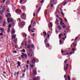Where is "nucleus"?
Listing matches in <instances>:
<instances>
[{"label":"nucleus","mask_w":80,"mask_h":80,"mask_svg":"<svg viewBox=\"0 0 80 80\" xmlns=\"http://www.w3.org/2000/svg\"><path fill=\"white\" fill-rule=\"evenodd\" d=\"M21 54V57L22 58H27L28 56H27V55L26 54L22 52Z\"/></svg>","instance_id":"f257e3e1"},{"label":"nucleus","mask_w":80,"mask_h":80,"mask_svg":"<svg viewBox=\"0 0 80 80\" xmlns=\"http://www.w3.org/2000/svg\"><path fill=\"white\" fill-rule=\"evenodd\" d=\"M69 2V0H68V1H66V0H64V2H63V3L62 4V5H65L67 3H68Z\"/></svg>","instance_id":"f03ea898"},{"label":"nucleus","mask_w":80,"mask_h":80,"mask_svg":"<svg viewBox=\"0 0 80 80\" xmlns=\"http://www.w3.org/2000/svg\"><path fill=\"white\" fill-rule=\"evenodd\" d=\"M7 20H8V23H10V22H13V20L11 18H9L8 17Z\"/></svg>","instance_id":"7ed1b4c3"},{"label":"nucleus","mask_w":80,"mask_h":80,"mask_svg":"<svg viewBox=\"0 0 80 80\" xmlns=\"http://www.w3.org/2000/svg\"><path fill=\"white\" fill-rule=\"evenodd\" d=\"M16 13H22V10L21 9H16L15 11Z\"/></svg>","instance_id":"20e7f679"},{"label":"nucleus","mask_w":80,"mask_h":80,"mask_svg":"<svg viewBox=\"0 0 80 80\" xmlns=\"http://www.w3.org/2000/svg\"><path fill=\"white\" fill-rule=\"evenodd\" d=\"M32 59L31 60V62L32 64H35L36 62H35V59L32 58Z\"/></svg>","instance_id":"39448f33"},{"label":"nucleus","mask_w":80,"mask_h":80,"mask_svg":"<svg viewBox=\"0 0 80 80\" xmlns=\"http://www.w3.org/2000/svg\"><path fill=\"white\" fill-rule=\"evenodd\" d=\"M68 64H66V66L64 67V70H68V67H69Z\"/></svg>","instance_id":"423d86ee"},{"label":"nucleus","mask_w":80,"mask_h":80,"mask_svg":"<svg viewBox=\"0 0 80 80\" xmlns=\"http://www.w3.org/2000/svg\"><path fill=\"white\" fill-rule=\"evenodd\" d=\"M7 24V22L5 21H4L2 23V27H4L6 26V24Z\"/></svg>","instance_id":"0eeeda50"},{"label":"nucleus","mask_w":80,"mask_h":80,"mask_svg":"<svg viewBox=\"0 0 80 80\" xmlns=\"http://www.w3.org/2000/svg\"><path fill=\"white\" fill-rule=\"evenodd\" d=\"M40 80V78L38 76L36 77L35 78H33V80Z\"/></svg>","instance_id":"6e6552de"},{"label":"nucleus","mask_w":80,"mask_h":80,"mask_svg":"<svg viewBox=\"0 0 80 80\" xmlns=\"http://www.w3.org/2000/svg\"><path fill=\"white\" fill-rule=\"evenodd\" d=\"M33 73L35 75H37V70H34L33 71Z\"/></svg>","instance_id":"1a4fd4ad"},{"label":"nucleus","mask_w":80,"mask_h":80,"mask_svg":"<svg viewBox=\"0 0 80 80\" xmlns=\"http://www.w3.org/2000/svg\"><path fill=\"white\" fill-rule=\"evenodd\" d=\"M0 30L1 31L2 33H3V32H4V30H5V29L2 28H0Z\"/></svg>","instance_id":"9d476101"},{"label":"nucleus","mask_w":80,"mask_h":80,"mask_svg":"<svg viewBox=\"0 0 80 80\" xmlns=\"http://www.w3.org/2000/svg\"><path fill=\"white\" fill-rule=\"evenodd\" d=\"M74 46V47H76V46H77V44H76V43H73L71 45V48H72V46Z\"/></svg>","instance_id":"9b49d317"},{"label":"nucleus","mask_w":80,"mask_h":80,"mask_svg":"<svg viewBox=\"0 0 80 80\" xmlns=\"http://www.w3.org/2000/svg\"><path fill=\"white\" fill-rule=\"evenodd\" d=\"M21 52H23V53H26V51L25 49H22V50H20Z\"/></svg>","instance_id":"f8f14e48"},{"label":"nucleus","mask_w":80,"mask_h":80,"mask_svg":"<svg viewBox=\"0 0 80 80\" xmlns=\"http://www.w3.org/2000/svg\"><path fill=\"white\" fill-rule=\"evenodd\" d=\"M31 48H33V50L35 49V47H34V45L33 44H31L30 45Z\"/></svg>","instance_id":"ddd939ff"},{"label":"nucleus","mask_w":80,"mask_h":80,"mask_svg":"<svg viewBox=\"0 0 80 80\" xmlns=\"http://www.w3.org/2000/svg\"><path fill=\"white\" fill-rule=\"evenodd\" d=\"M18 65L19 66V67H20L21 66V65H20V64H21V62L19 61H18L17 62Z\"/></svg>","instance_id":"4468645a"},{"label":"nucleus","mask_w":80,"mask_h":80,"mask_svg":"<svg viewBox=\"0 0 80 80\" xmlns=\"http://www.w3.org/2000/svg\"><path fill=\"white\" fill-rule=\"evenodd\" d=\"M43 33L44 34L43 37H45V36H47V32L46 31H44V32H43Z\"/></svg>","instance_id":"2eb2a0df"},{"label":"nucleus","mask_w":80,"mask_h":80,"mask_svg":"<svg viewBox=\"0 0 80 80\" xmlns=\"http://www.w3.org/2000/svg\"><path fill=\"white\" fill-rule=\"evenodd\" d=\"M28 55L29 57H32V54L30 53H28Z\"/></svg>","instance_id":"dca6fc26"},{"label":"nucleus","mask_w":80,"mask_h":80,"mask_svg":"<svg viewBox=\"0 0 80 80\" xmlns=\"http://www.w3.org/2000/svg\"><path fill=\"white\" fill-rule=\"evenodd\" d=\"M7 15H8L9 18H11V17H12V16L11 15V14H10V13H7Z\"/></svg>","instance_id":"f3484780"},{"label":"nucleus","mask_w":80,"mask_h":80,"mask_svg":"<svg viewBox=\"0 0 80 80\" xmlns=\"http://www.w3.org/2000/svg\"><path fill=\"white\" fill-rule=\"evenodd\" d=\"M58 29H59V30L62 29V27H61V26H60V25L58 26Z\"/></svg>","instance_id":"a211bd4d"},{"label":"nucleus","mask_w":80,"mask_h":80,"mask_svg":"<svg viewBox=\"0 0 80 80\" xmlns=\"http://www.w3.org/2000/svg\"><path fill=\"white\" fill-rule=\"evenodd\" d=\"M46 48H48L50 47V44L49 43H47V44H46Z\"/></svg>","instance_id":"6ab92c4d"},{"label":"nucleus","mask_w":80,"mask_h":80,"mask_svg":"<svg viewBox=\"0 0 80 80\" xmlns=\"http://www.w3.org/2000/svg\"><path fill=\"white\" fill-rule=\"evenodd\" d=\"M20 25L21 27H23V25H24V22H21L20 24Z\"/></svg>","instance_id":"aec40b11"},{"label":"nucleus","mask_w":80,"mask_h":80,"mask_svg":"<svg viewBox=\"0 0 80 80\" xmlns=\"http://www.w3.org/2000/svg\"><path fill=\"white\" fill-rule=\"evenodd\" d=\"M32 51H33V50H32V49L31 48H29L28 50V51L29 52H32Z\"/></svg>","instance_id":"412c9836"},{"label":"nucleus","mask_w":80,"mask_h":80,"mask_svg":"<svg viewBox=\"0 0 80 80\" xmlns=\"http://www.w3.org/2000/svg\"><path fill=\"white\" fill-rule=\"evenodd\" d=\"M35 65H33V64H32L31 65H30V67L31 68H33V67H35Z\"/></svg>","instance_id":"4be33fe9"},{"label":"nucleus","mask_w":80,"mask_h":80,"mask_svg":"<svg viewBox=\"0 0 80 80\" xmlns=\"http://www.w3.org/2000/svg\"><path fill=\"white\" fill-rule=\"evenodd\" d=\"M31 27H32L31 24L28 27V31H30V28Z\"/></svg>","instance_id":"5701e85b"},{"label":"nucleus","mask_w":80,"mask_h":80,"mask_svg":"<svg viewBox=\"0 0 80 80\" xmlns=\"http://www.w3.org/2000/svg\"><path fill=\"white\" fill-rule=\"evenodd\" d=\"M62 25H64V26H63V25H62V28H65V27H67V26L65 25V24L63 22L62 23Z\"/></svg>","instance_id":"b1692460"},{"label":"nucleus","mask_w":80,"mask_h":80,"mask_svg":"<svg viewBox=\"0 0 80 80\" xmlns=\"http://www.w3.org/2000/svg\"><path fill=\"white\" fill-rule=\"evenodd\" d=\"M49 24H50V27L51 28H52V27H53V24H52V23L51 22H50Z\"/></svg>","instance_id":"393cba45"},{"label":"nucleus","mask_w":80,"mask_h":80,"mask_svg":"<svg viewBox=\"0 0 80 80\" xmlns=\"http://www.w3.org/2000/svg\"><path fill=\"white\" fill-rule=\"evenodd\" d=\"M14 43H17V39L16 38L15 40H14Z\"/></svg>","instance_id":"a878e982"},{"label":"nucleus","mask_w":80,"mask_h":80,"mask_svg":"<svg viewBox=\"0 0 80 80\" xmlns=\"http://www.w3.org/2000/svg\"><path fill=\"white\" fill-rule=\"evenodd\" d=\"M11 33L12 34L15 33V30H12L11 31Z\"/></svg>","instance_id":"bb28decb"},{"label":"nucleus","mask_w":80,"mask_h":80,"mask_svg":"<svg viewBox=\"0 0 80 80\" xmlns=\"http://www.w3.org/2000/svg\"><path fill=\"white\" fill-rule=\"evenodd\" d=\"M58 22V19H56V21L55 22V23H56L57 25H58V23H57V22Z\"/></svg>","instance_id":"cd10ccee"},{"label":"nucleus","mask_w":80,"mask_h":80,"mask_svg":"<svg viewBox=\"0 0 80 80\" xmlns=\"http://www.w3.org/2000/svg\"><path fill=\"white\" fill-rule=\"evenodd\" d=\"M44 42H48V40H47V38H46L44 40Z\"/></svg>","instance_id":"c85d7f7f"},{"label":"nucleus","mask_w":80,"mask_h":80,"mask_svg":"<svg viewBox=\"0 0 80 80\" xmlns=\"http://www.w3.org/2000/svg\"><path fill=\"white\" fill-rule=\"evenodd\" d=\"M16 45H15V48H18V45H17V44H16Z\"/></svg>","instance_id":"c756f323"},{"label":"nucleus","mask_w":80,"mask_h":80,"mask_svg":"<svg viewBox=\"0 0 80 80\" xmlns=\"http://www.w3.org/2000/svg\"><path fill=\"white\" fill-rule=\"evenodd\" d=\"M12 38H13V39H14V38H15V35H12Z\"/></svg>","instance_id":"7c9ffc66"},{"label":"nucleus","mask_w":80,"mask_h":80,"mask_svg":"<svg viewBox=\"0 0 80 80\" xmlns=\"http://www.w3.org/2000/svg\"><path fill=\"white\" fill-rule=\"evenodd\" d=\"M10 28H8L7 31L8 33H9V32H10Z\"/></svg>","instance_id":"2f4dec72"},{"label":"nucleus","mask_w":80,"mask_h":80,"mask_svg":"<svg viewBox=\"0 0 80 80\" xmlns=\"http://www.w3.org/2000/svg\"><path fill=\"white\" fill-rule=\"evenodd\" d=\"M12 26H13V27H14V26H15V23L14 22H13L12 24Z\"/></svg>","instance_id":"473e14b6"},{"label":"nucleus","mask_w":80,"mask_h":80,"mask_svg":"<svg viewBox=\"0 0 80 80\" xmlns=\"http://www.w3.org/2000/svg\"><path fill=\"white\" fill-rule=\"evenodd\" d=\"M68 80H71L70 77V76H69V75H68Z\"/></svg>","instance_id":"72a5a7b5"},{"label":"nucleus","mask_w":80,"mask_h":80,"mask_svg":"<svg viewBox=\"0 0 80 80\" xmlns=\"http://www.w3.org/2000/svg\"><path fill=\"white\" fill-rule=\"evenodd\" d=\"M5 7H3L2 9V12H4V11H5Z\"/></svg>","instance_id":"f704fd0d"},{"label":"nucleus","mask_w":80,"mask_h":80,"mask_svg":"<svg viewBox=\"0 0 80 80\" xmlns=\"http://www.w3.org/2000/svg\"><path fill=\"white\" fill-rule=\"evenodd\" d=\"M27 48H31L30 45H28Z\"/></svg>","instance_id":"c9c22d12"},{"label":"nucleus","mask_w":80,"mask_h":80,"mask_svg":"<svg viewBox=\"0 0 80 80\" xmlns=\"http://www.w3.org/2000/svg\"><path fill=\"white\" fill-rule=\"evenodd\" d=\"M59 38H61L62 37V34H60L58 35Z\"/></svg>","instance_id":"e433bc0d"},{"label":"nucleus","mask_w":80,"mask_h":80,"mask_svg":"<svg viewBox=\"0 0 80 80\" xmlns=\"http://www.w3.org/2000/svg\"><path fill=\"white\" fill-rule=\"evenodd\" d=\"M8 27H9V28H11V27H12V24H9V25L8 26Z\"/></svg>","instance_id":"4c0bfd02"},{"label":"nucleus","mask_w":80,"mask_h":80,"mask_svg":"<svg viewBox=\"0 0 80 80\" xmlns=\"http://www.w3.org/2000/svg\"><path fill=\"white\" fill-rule=\"evenodd\" d=\"M61 14L62 15V17H64V14L63 13V12H62Z\"/></svg>","instance_id":"58836bf2"},{"label":"nucleus","mask_w":80,"mask_h":80,"mask_svg":"<svg viewBox=\"0 0 80 80\" xmlns=\"http://www.w3.org/2000/svg\"><path fill=\"white\" fill-rule=\"evenodd\" d=\"M41 9V8H39L37 10V11H38V12H39V11H40V10Z\"/></svg>","instance_id":"ea45409f"},{"label":"nucleus","mask_w":80,"mask_h":80,"mask_svg":"<svg viewBox=\"0 0 80 80\" xmlns=\"http://www.w3.org/2000/svg\"><path fill=\"white\" fill-rule=\"evenodd\" d=\"M78 38V37H76L74 39L75 41H76L77 38Z\"/></svg>","instance_id":"a19ab883"},{"label":"nucleus","mask_w":80,"mask_h":80,"mask_svg":"<svg viewBox=\"0 0 80 80\" xmlns=\"http://www.w3.org/2000/svg\"><path fill=\"white\" fill-rule=\"evenodd\" d=\"M25 6H22L21 7V8L22 9H24V8H25Z\"/></svg>","instance_id":"79ce46f5"},{"label":"nucleus","mask_w":80,"mask_h":80,"mask_svg":"<svg viewBox=\"0 0 80 80\" xmlns=\"http://www.w3.org/2000/svg\"><path fill=\"white\" fill-rule=\"evenodd\" d=\"M64 63H67V59H66L65 60Z\"/></svg>","instance_id":"37998d69"},{"label":"nucleus","mask_w":80,"mask_h":80,"mask_svg":"<svg viewBox=\"0 0 80 80\" xmlns=\"http://www.w3.org/2000/svg\"><path fill=\"white\" fill-rule=\"evenodd\" d=\"M75 49L73 48H72V52H74V51H75Z\"/></svg>","instance_id":"c03bdc74"},{"label":"nucleus","mask_w":80,"mask_h":80,"mask_svg":"<svg viewBox=\"0 0 80 80\" xmlns=\"http://www.w3.org/2000/svg\"><path fill=\"white\" fill-rule=\"evenodd\" d=\"M50 5L52 7H53V4H50Z\"/></svg>","instance_id":"a18cd8bd"},{"label":"nucleus","mask_w":80,"mask_h":80,"mask_svg":"<svg viewBox=\"0 0 80 80\" xmlns=\"http://www.w3.org/2000/svg\"><path fill=\"white\" fill-rule=\"evenodd\" d=\"M5 1H6V0H3L2 3H4L5 2Z\"/></svg>","instance_id":"49530a36"},{"label":"nucleus","mask_w":80,"mask_h":80,"mask_svg":"<svg viewBox=\"0 0 80 80\" xmlns=\"http://www.w3.org/2000/svg\"><path fill=\"white\" fill-rule=\"evenodd\" d=\"M22 2H23V0H20V3H22Z\"/></svg>","instance_id":"de8ad7c7"},{"label":"nucleus","mask_w":80,"mask_h":80,"mask_svg":"<svg viewBox=\"0 0 80 80\" xmlns=\"http://www.w3.org/2000/svg\"><path fill=\"white\" fill-rule=\"evenodd\" d=\"M13 53H17V51H13Z\"/></svg>","instance_id":"09e8293b"},{"label":"nucleus","mask_w":80,"mask_h":80,"mask_svg":"<svg viewBox=\"0 0 80 80\" xmlns=\"http://www.w3.org/2000/svg\"><path fill=\"white\" fill-rule=\"evenodd\" d=\"M3 35V32L0 33V36H2Z\"/></svg>","instance_id":"8fccbe9b"},{"label":"nucleus","mask_w":80,"mask_h":80,"mask_svg":"<svg viewBox=\"0 0 80 80\" xmlns=\"http://www.w3.org/2000/svg\"><path fill=\"white\" fill-rule=\"evenodd\" d=\"M64 77L65 78H65H67V75H65L64 76Z\"/></svg>","instance_id":"3c124183"},{"label":"nucleus","mask_w":80,"mask_h":80,"mask_svg":"<svg viewBox=\"0 0 80 80\" xmlns=\"http://www.w3.org/2000/svg\"><path fill=\"white\" fill-rule=\"evenodd\" d=\"M26 67L27 68H28V65H26Z\"/></svg>","instance_id":"603ef678"},{"label":"nucleus","mask_w":80,"mask_h":80,"mask_svg":"<svg viewBox=\"0 0 80 80\" xmlns=\"http://www.w3.org/2000/svg\"><path fill=\"white\" fill-rule=\"evenodd\" d=\"M27 63L28 64H29V61L28 60H27Z\"/></svg>","instance_id":"864d4df0"},{"label":"nucleus","mask_w":80,"mask_h":80,"mask_svg":"<svg viewBox=\"0 0 80 80\" xmlns=\"http://www.w3.org/2000/svg\"><path fill=\"white\" fill-rule=\"evenodd\" d=\"M23 34H24V35H25V37H27V34H25V33H23Z\"/></svg>","instance_id":"5fc2aeb1"},{"label":"nucleus","mask_w":80,"mask_h":80,"mask_svg":"<svg viewBox=\"0 0 80 80\" xmlns=\"http://www.w3.org/2000/svg\"><path fill=\"white\" fill-rule=\"evenodd\" d=\"M47 37L48 38H50V36H49V34H48V33Z\"/></svg>","instance_id":"6e6d98bb"},{"label":"nucleus","mask_w":80,"mask_h":80,"mask_svg":"<svg viewBox=\"0 0 80 80\" xmlns=\"http://www.w3.org/2000/svg\"><path fill=\"white\" fill-rule=\"evenodd\" d=\"M35 33H33L32 34L33 37H35Z\"/></svg>","instance_id":"4d7b16f0"},{"label":"nucleus","mask_w":80,"mask_h":80,"mask_svg":"<svg viewBox=\"0 0 80 80\" xmlns=\"http://www.w3.org/2000/svg\"><path fill=\"white\" fill-rule=\"evenodd\" d=\"M31 54H32V55H34V52H32Z\"/></svg>","instance_id":"13d9d810"},{"label":"nucleus","mask_w":80,"mask_h":80,"mask_svg":"<svg viewBox=\"0 0 80 80\" xmlns=\"http://www.w3.org/2000/svg\"><path fill=\"white\" fill-rule=\"evenodd\" d=\"M43 0H42L41 2H40V3H43Z\"/></svg>","instance_id":"bf43d9fd"},{"label":"nucleus","mask_w":80,"mask_h":80,"mask_svg":"<svg viewBox=\"0 0 80 80\" xmlns=\"http://www.w3.org/2000/svg\"><path fill=\"white\" fill-rule=\"evenodd\" d=\"M12 46H13V47H14L15 46H14V43H12Z\"/></svg>","instance_id":"052dcab7"},{"label":"nucleus","mask_w":80,"mask_h":80,"mask_svg":"<svg viewBox=\"0 0 80 80\" xmlns=\"http://www.w3.org/2000/svg\"><path fill=\"white\" fill-rule=\"evenodd\" d=\"M33 22V19H32L31 21V24L32 23V22Z\"/></svg>","instance_id":"680f3d73"},{"label":"nucleus","mask_w":80,"mask_h":80,"mask_svg":"<svg viewBox=\"0 0 80 80\" xmlns=\"http://www.w3.org/2000/svg\"><path fill=\"white\" fill-rule=\"evenodd\" d=\"M64 19L65 20V21L66 22H67V19L64 18Z\"/></svg>","instance_id":"e2e57ef3"},{"label":"nucleus","mask_w":80,"mask_h":80,"mask_svg":"<svg viewBox=\"0 0 80 80\" xmlns=\"http://www.w3.org/2000/svg\"><path fill=\"white\" fill-rule=\"evenodd\" d=\"M33 15L34 17H35V13L34 12L33 13Z\"/></svg>","instance_id":"0e129e2a"},{"label":"nucleus","mask_w":80,"mask_h":80,"mask_svg":"<svg viewBox=\"0 0 80 80\" xmlns=\"http://www.w3.org/2000/svg\"><path fill=\"white\" fill-rule=\"evenodd\" d=\"M28 43H31V40H29Z\"/></svg>","instance_id":"69168bd1"},{"label":"nucleus","mask_w":80,"mask_h":80,"mask_svg":"<svg viewBox=\"0 0 80 80\" xmlns=\"http://www.w3.org/2000/svg\"><path fill=\"white\" fill-rule=\"evenodd\" d=\"M65 52L63 51V50L62 49H61V53H63V52Z\"/></svg>","instance_id":"338daca9"},{"label":"nucleus","mask_w":80,"mask_h":80,"mask_svg":"<svg viewBox=\"0 0 80 80\" xmlns=\"http://www.w3.org/2000/svg\"><path fill=\"white\" fill-rule=\"evenodd\" d=\"M33 25H36V22H35V21H34L33 22Z\"/></svg>","instance_id":"774afa93"}]
</instances>
